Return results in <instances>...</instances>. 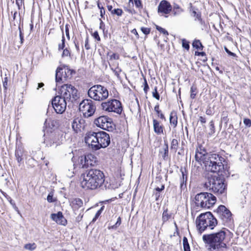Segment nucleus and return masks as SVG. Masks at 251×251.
Masks as SVG:
<instances>
[{
	"label": "nucleus",
	"mask_w": 251,
	"mask_h": 251,
	"mask_svg": "<svg viewBox=\"0 0 251 251\" xmlns=\"http://www.w3.org/2000/svg\"><path fill=\"white\" fill-rule=\"evenodd\" d=\"M228 230L223 228L219 231L202 236V240L209 251H224L227 248L226 236Z\"/></svg>",
	"instance_id": "nucleus-1"
},
{
	"label": "nucleus",
	"mask_w": 251,
	"mask_h": 251,
	"mask_svg": "<svg viewBox=\"0 0 251 251\" xmlns=\"http://www.w3.org/2000/svg\"><path fill=\"white\" fill-rule=\"evenodd\" d=\"M85 141L93 150H98L107 147L110 143V138L109 134L104 131H89L86 135Z\"/></svg>",
	"instance_id": "nucleus-2"
},
{
	"label": "nucleus",
	"mask_w": 251,
	"mask_h": 251,
	"mask_svg": "<svg viewBox=\"0 0 251 251\" xmlns=\"http://www.w3.org/2000/svg\"><path fill=\"white\" fill-rule=\"evenodd\" d=\"M82 187L86 190H94L100 187L104 181V174H82Z\"/></svg>",
	"instance_id": "nucleus-3"
},
{
	"label": "nucleus",
	"mask_w": 251,
	"mask_h": 251,
	"mask_svg": "<svg viewBox=\"0 0 251 251\" xmlns=\"http://www.w3.org/2000/svg\"><path fill=\"white\" fill-rule=\"evenodd\" d=\"M205 159L203 161L205 170L210 173H221L224 169L223 162L225 159L219 154L212 153L206 154Z\"/></svg>",
	"instance_id": "nucleus-4"
},
{
	"label": "nucleus",
	"mask_w": 251,
	"mask_h": 251,
	"mask_svg": "<svg viewBox=\"0 0 251 251\" xmlns=\"http://www.w3.org/2000/svg\"><path fill=\"white\" fill-rule=\"evenodd\" d=\"M197 229L201 233L208 227L211 229L217 225V219L210 212L202 213L196 220Z\"/></svg>",
	"instance_id": "nucleus-5"
},
{
	"label": "nucleus",
	"mask_w": 251,
	"mask_h": 251,
	"mask_svg": "<svg viewBox=\"0 0 251 251\" xmlns=\"http://www.w3.org/2000/svg\"><path fill=\"white\" fill-rule=\"evenodd\" d=\"M225 178L222 174H216L208 178L210 189L216 194L226 193V184L225 183Z\"/></svg>",
	"instance_id": "nucleus-6"
},
{
	"label": "nucleus",
	"mask_w": 251,
	"mask_h": 251,
	"mask_svg": "<svg viewBox=\"0 0 251 251\" xmlns=\"http://www.w3.org/2000/svg\"><path fill=\"white\" fill-rule=\"evenodd\" d=\"M89 97L95 101H102L108 98L109 91L106 87L100 84L94 85L88 91Z\"/></svg>",
	"instance_id": "nucleus-7"
},
{
	"label": "nucleus",
	"mask_w": 251,
	"mask_h": 251,
	"mask_svg": "<svg viewBox=\"0 0 251 251\" xmlns=\"http://www.w3.org/2000/svg\"><path fill=\"white\" fill-rule=\"evenodd\" d=\"M216 202V198L211 193L203 192L197 194L195 197L196 206L209 208Z\"/></svg>",
	"instance_id": "nucleus-8"
},
{
	"label": "nucleus",
	"mask_w": 251,
	"mask_h": 251,
	"mask_svg": "<svg viewBox=\"0 0 251 251\" xmlns=\"http://www.w3.org/2000/svg\"><path fill=\"white\" fill-rule=\"evenodd\" d=\"M60 95L67 102H74L79 97L77 90L71 84L62 85L59 92Z\"/></svg>",
	"instance_id": "nucleus-9"
},
{
	"label": "nucleus",
	"mask_w": 251,
	"mask_h": 251,
	"mask_svg": "<svg viewBox=\"0 0 251 251\" xmlns=\"http://www.w3.org/2000/svg\"><path fill=\"white\" fill-rule=\"evenodd\" d=\"M100 106L103 111L108 112H115L120 114L123 111L121 102L116 99H111L103 102Z\"/></svg>",
	"instance_id": "nucleus-10"
},
{
	"label": "nucleus",
	"mask_w": 251,
	"mask_h": 251,
	"mask_svg": "<svg viewBox=\"0 0 251 251\" xmlns=\"http://www.w3.org/2000/svg\"><path fill=\"white\" fill-rule=\"evenodd\" d=\"M79 109L84 117L89 118L94 114L96 111V106L93 101L86 99L80 103Z\"/></svg>",
	"instance_id": "nucleus-11"
},
{
	"label": "nucleus",
	"mask_w": 251,
	"mask_h": 251,
	"mask_svg": "<svg viewBox=\"0 0 251 251\" xmlns=\"http://www.w3.org/2000/svg\"><path fill=\"white\" fill-rule=\"evenodd\" d=\"M73 71L68 68L67 66L64 65L57 68L55 73V81L56 83H63L67 78L72 76Z\"/></svg>",
	"instance_id": "nucleus-12"
},
{
	"label": "nucleus",
	"mask_w": 251,
	"mask_h": 251,
	"mask_svg": "<svg viewBox=\"0 0 251 251\" xmlns=\"http://www.w3.org/2000/svg\"><path fill=\"white\" fill-rule=\"evenodd\" d=\"M216 212L224 225L228 226L232 223L231 213L225 206L220 205L217 209Z\"/></svg>",
	"instance_id": "nucleus-13"
},
{
	"label": "nucleus",
	"mask_w": 251,
	"mask_h": 251,
	"mask_svg": "<svg viewBox=\"0 0 251 251\" xmlns=\"http://www.w3.org/2000/svg\"><path fill=\"white\" fill-rule=\"evenodd\" d=\"M95 124L98 127L107 131H112L114 129L112 119L106 116H100L94 121Z\"/></svg>",
	"instance_id": "nucleus-14"
},
{
	"label": "nucleus",
	"mask_w": 251,
	"mask_h": 251,
	"mask_svg": "<svg viewBox=\"0 0 251 251\" xmlns=\"http://www.w3.org/2000/svg\"><path fill=\"white\" fill-rule=\"evenodd\" d=\"M67 102L60 95L55 96L51 100L53 109L58 114H62L65 111Z\"/></svg>",
	"instance_id": "nucleus-15"
},
{
	"label": "nucleus",
	"mask_w": 251,
	"mask_h": 251,
	"mask_svg": "<svg viewBox=\"0 0 251 251\" xmlns=\"http://www.w3.org/2000/svg\"><path fill=\"white\" fill-rule=\"evenodd\" d=\"M72 153L73 154L72 160L74 163V166H75V168L78 166L79 168H84L88 167L89 165H92V163L91 162V157L92 156L91 154L88 155L87 156H81L79 157L78 163L77 164L75 163V155L76 153V150H75V151H72Z\"/></svg>",
	"instance_id": "nucleus-16"
},
{
	"label": "nucleus",
	"mask_w": 251,
	"mask_h": 251,
	"mask_svg": "<svg viewBox=\"0 0 251 251\" xmlns=\"http://www.w3.org/2000/svg\"><path fill=\"white\" fill-rule=\"evenodd\" d=\"M72 126L73 129L76 132H78L81 129L84 128L85 126V121L81 118L77 117L74 120Z\"/></svg>",
	"instance_id": "nucleus-17"
},
{
	"label": "nucleus",
	"mask_w": 251,
	"mask_h": 251,
	"mask_svg": "<svg viewBox=\"0 0 251 251\" xmlns=\"http://www.w3.org/2000/svg\"><path fill=\"white\" fill-rule=\"evenodd\" d=\"M172 10V6L167 0H162L158 6V12L163 14H169Z\"/></svg>",
	"instance_id": "nucleus-18"
},
{
	"label": "nucleus",
	"mask_w": 251,
	"mask_h": 251,
	"mask_svg": "<svg viewBox=\"0 0 251 251\" xmlns=\"http://www.w3.org/2000/svg\"><path fill=\"white\" fill-rule=\"evenodd\" d=\"M51 218L60 225H65L67 223L66 220L61 212H58L57 214H52L51 215Z\"/></svg>",
	"instance_id": "nucleus-19"
},
{
	"label": "nucleus",
	"mask_w": 251,
	"mask_h": 251,
	"mask_svg": "<svg viewBox=\"0 0 251 251\" xmlns=\"http://www.w3.org/2000/svg\"><path fill=\"white\" fill-rule=\"evenodd\" d=\"M26 156L25 150L22 147H18L15 151V157L18 163L24 162V159Z\"/></svg>",
	"instance_id": "nucleus-20"
},
{
	"label": "nucleus",
	"mask_w": 251,
	"mask_h": 251,
	"mask_svg": "<svg viewBox=\"0 0 251 251\" xmlns=\"http://www.w3.org/2000/svg\"><path fill=\"white\" fill-rule=\"evenodd\" d=\"M153 130L157 135H160L163 133V126L155 119L153 120Z\"/></svg>",
	"instance_id": "nucleus-21"
},
{
	"label": "nucleus",
	"mask_w": 251,
	"mask_h": 251,
	"mask_svg": "<svg viewBox=\"0 0 251 251\" xmlns=\"http://www.w3.org/2000/svg\"><path fill=\"white\" fill-rule=\"evenodd\" d=\"M198 9L193 6L192 3H190V11L192 12L191 15L195 17V20L199 21L201 23H202V19L201 18V14L200 12H197L196 11Z\"/></svg>",
	"instance_id": "nucleus-22"
},
{
	"label": "nucleus",
	"mask_w": 251,
	"mask_h": 251,
	"mask_svg": "<svg viewBox=\"0 0 251 251\" xmlns=\"http://www.w3.org/2000/svg\"><path fill=\"white\" fill-rule=\"evenodd\" d=\"M170 123L174 128H175L177 125V116L176 112L172 111L170 115Z\"/></svg>",
	"instance_id": "nucleus-23"
},
{
	"label": "nucleus",
	"mask_w": 251,
	"mask_h": 251,
	"mask_svg": "<svg viewBox=\"0 0 251 251\" xmlns=\"http://www.w3.org/2000/svg\"><path fill=\"white\" fill-rule=\"evenodd\" d=\"M83 205L82 201L79 198H75L71 202V205L73 209L76 210L81 207Z\"/></svg>",
	"instance_id": "nucleus-24"
},
{
	"label": "nucleus",
	"mask_w": 251,
	"mask_h": 251,
	"mask_svg": "<svg viewBox=\"0 0 251 251\" xmlns=\"http://www.w3.org/2000/svg\"><path fill=\"white\" fill-rule=\"evenodd\" d=\"M187 180V174H182V177L180 178V188L184 189L186 188V183Z\"/></svg>",
	"instance_id": "nucleus-25"
},
{
	"label": "nucleus",
	"mask_w": 251,
	"mask_h": 251,
	"mask_svg": "<svg viewBox=\"0 0 251 251\" xmlns=\"http://www.w3.org/2000/svg\"><path fill=\"white\" fill-rule=\"evenodd\" d=\"M171 214L168 213L167 209L164 210L162 214L163 223L168 221L171 218Z\"/></svg>",
	"instance_id": "nucleus-26"
},
{
	"label": "nucleus",
	"mask_w": 251,
	"mask_h": 251,
	"mask_svg": "<svg viewBox=\"0 0 251 251\" xmlns=\"http://www.w3.org/2000/svg\"><path fill=\"white\" fill-rule=\"evenodd\" d=\"M206 155L202 154L201 152H196L195 154V159L197 161H200L202 160H205Z\"/></svg>",
	"instance_id": "nucleus-27"
},
{
	"label": "nucleus",
	"mask_w": 251,
	"mask_h": 251,
	"mask_svg": "<svg viewBox=\"0 0 251 251\" xmlns=\"http://www.w3.org/2000/svg\"><path fill=\"white\" fill-rule=\"evenodd\" d=\"M183 246L184 251H190V246L188 242V239L186 237L183 238Z\"/></svg>",
	"instance_id": "nucleus-28"
},
{
	"label": "nucleus",
	"mask_w": 251,
	"mask_h": 251,
	"mask_svg": "<svg viewBox=\"0 0 251 251\" xmlns=\"http://www.w3.org/2000/svg\"><path fill=\"white\" fill-rule=\"evenodd\" d=\"M165 148L164 149L162 156L164 160H167L169 156L168 145L167 143H165Z\"/></svg>",
	"instance_id": "nucleus-29"
},
{
	"label": "nucleus",
	"mask_w": 251,
	"mask_h": 251,
	"mask_svg": "<svg viewBox=\"0 0 251 251\" xmlns=\"http://www.w3.org/2000/svg\"><path fill=\"white\" fill-rule=\"evenodd\" d=\"M178 146V141L177 139H173L171 144V149L176 151Z\"/></svg>",
	"instance_id": "nucleus-30"
},
{
	"label": "nucleus",
	"mask_w": 251,
	"mask_h": 251,
	"mask_svg": "<svg viewBox=\"0 0 251 251\" xmlns=\"http://www.w3.org/2000/svg\"><path fill=\"white\" fill-rule=\"evenodd\" d=\"M36 248V245L35 243L26 244L24 246V248L29 251H33Z\"/></svg>",
	"instance_id": "nucleus-31"
},
{
	"label": "nucleus",
	"mask_w": 251,
	"mask_h": 251,
	"mask_svg": "<svg viewBox=\"0 0 251 251\" xmlns=\"http://www.w3.org/2000/svg\"><path fill=\"white\" fill-rule=\"evenodd\" d=\"M183 11V10L180 8L178 5H176L174 6V9H173V14L174 16H176L177 15L180 14Z\"/></svg>",
	"instance_id": "nucleus-32"
},
{
	"label": "nucleus",
	"mask_w": 251,
	"mask_h": 251,
	"mask_svg": "<svg viewBox=\"0 0 251 251\" xmlns=\"http://www.w3.org/2000/svg\"><path fill=\"white\" fill-rule=\"evenodd\" d=\"M192 46L193 48L198 50L200 49L201 47H203L201 42L199 40H195L192 43Z\"/></svg>",
	"instance_id": "nucleus-33"
},
{
	"label": "nucleus",
	"mask_w": 251,
	"mask_h": 251,
	"mask_svg": "<svg viewBox=\"0 0 251 251\" xmlns=\"http://www.w3.org/2000/svg\"><path fill=\"white\" fill-rule=\"evenodd\" d=\"M154 110L157 113L158 117H159L160 119L166 120L164 115L161 113L160 110L159 109V105H155L154 107Z\"/></svg>",
	"instance_id": "nucleus-34"
},
{
	"label": "nucleus",
	"mask_w": 251,
	"mask_h": 251,
	"mask_svg": "<svg viewBox=\"0 0 251 251\" xmlns=\"http://www.w3.org/2000/svg\"><path fill=\"white\" fill-rule=\"evenodd\" d=\"M104 206H102L100 209H99L97 212L96 213L95 217L92 220V222H95L97 219L99 218V217L100 216L103 210H104Z\"/></svg>",
	"instance_id": "nucleus-35"
},
{
	"label": "nucleus",
	"mask_w": 251,
	"mask_h": 251,
	"mask_svg": "<svg viewBox=\"0 0 251 251\" xmlns=\"http://www.w3.org/2000/svg\"><path fill=\"white\" fill-rule=\"evenodd\" d=\"M123 13V11L122 9H120V8H117V9H113V10L112 11L111 14L116 15L118 16H121L122 15Z\"/></svg>",
	"instance_id": "nucleus-36"
},
{
	"label": "nucleus",
	"mask_w": 251,
	"mask_h": 251,
	"mask_svg": "<svg viewBox=\"0 0 251 251\" xmlns=\"http://www.w3.org/2000/svg\"><path fill=\"white\" fill-rule=\"evenodd\" d=\"M182 47L188 50L190 48L189 42L186 39H183L182 40Z\"/></svg>",
	"instance_id": "nucleus-37"
},
{
	"label": "nucleus",
	"mask_w": 251,
	"mask_h": 251,
	"mask_svg": "<svg viewBox=\"0 0 251 251\" xmlns=\"http://www.w3.org/2000/svg\"><path fill=\"white\" fill-rule=\"evenodd\" d=\"M209 128H210V132H209V134L212 135L215 133V126L213 121H211L209 123Z\"/></svg>",
	"instance_id": "nucleus-38"
},
{
	"label": "nucleus",
	"mask_w": 251,
	"mask_h": 251,
	"mask_svg": "<svg viewBox=\"0 0 251 251\" xmlns=\"http://www.w3.org/2000/svg\"><path fill=\"white\" fill-rule=\"evenodd\" d=\"M3 87L4 88V92L6 93L8 86V78L5 77L2 81Z\"/></svg>",
	"instance_id": "nucleus-39"
},
{
	"label": "nucleus",
	"mask_w": 251,
	"mask_h": 251,
	"mask_svg": "<svg viewBox=\"0 0 251 251\" xmlns=\"http://www.w3.org/2000/svg\"><path fill=\"white\" fill-rule=\"evenodd\" d=\"M70 55H71V52H70V50L66 48L63 50V53L62 54V57L70 56Z\"/></svg>",
	"instance_id": "nucleus-40"
},
{
	"label": "nucleus",
	"mask_w": 251,
	"mask_h": 251,
	"mask_svg": "<svg viewBox=\"0 0 251 251\" xmlns=\"http://www.w3.org/2000/svg\"><path fill=\"white\" fill-rule=\"evenodd\" d=\"M65 37L64 36V34L63 33L62 40H61L62 43L58 45V50H64V48L65 47Z\"/></svg>",
	"instance_id": "nucleus-41"
},
{
	"label": "nucleus",
	"mask_w": 251,
	"mask_h": 251,
	"mask_svg": "<svg viewBox=\"0 0 251 251\" xmlns=\"http://www.w3.org/2000/svg\"><path fill=\"white\" fill-rule=\"evenodd\" d=\"M111 70L113 71L114 74L117 76V77L119 78L120 77V74L122 70L119 67H117L114 69L111 68Z\"/></svg>",
	"instance_id": "nucleus-42"
},
{
	"label": "nucleus",
	"mask_w": 251,
	"mask_h": 251,
	"mask_svg": "<svg viewBox=\"0 0 251 251\" xmlns=\"http://www.w3.org/2000/svg\"><path fill=\"white\" fill-rule=\"evenodd\" d=\"M156 28L160 32L162 33L165 35H168L169 34L168 31L166 29L159 26L156 25Z\"/></svg>",
	"instance_id": "nucleus-43"
},
{
	"label": "nucleus",
	"mask_w": 251,
	"mask_h": 251,
	"mask_svg": "<svg viewBox=\"0 0 251 251\" xmlns=\"http://www.w3.org/2000/svg\"><path fill=\"white\" fill-rule=\"evenodd\" d=\"M135 5L136 7L138 8H142L143 6L142 4V2L141 0H133Z\"/></svg>",
	"instance_id": "nucleus-44"
},
{
	"label": "nucleus",
	"mask_w": 251,
	"mask_h": 251,
	"mask_svg": "<svg viewBox=\"0 0 251 251\" xmlns=\"http://www.w3.org/2000/svg\"><path fill=\"white\" fill-rule=\"evenodd\" d=\"M243 123L246 126L249 127L251 126V120L250 119L245 118L243 120Z\"/></svg>",
	"instance_id": "nucleus-45"
},
{
	"label": "nucleus",
	"mask_w": 251,
	"mask_h": 251,
	"mask_svg": "<svg viewBox=\"0 0 251 251\" xmlns=\"http://www.w3.org/2000/svg\"><path fill=\"white\" fill-rule=\"evenodd\" d=\"M141 30L143 33L146 35L149 34L151 31L150 28L144 27H142Z\"/></svg>",
	"instance_id": "nucleus-46"
},
{
	"label": "nucleus",
	"mask_w": 251,
	"mask_h": 251,
	"mask_svg": "<svg viewBox=\"0 0 251 251\" xmlns=\"http://www.w3.org/2000/svg\"><path fill=\"white\" fill-rule=\"evenodd\" d=\"M144 92L147 94L149 89V86L148 84V83H147V80L145 78H144Z\"/></svg>",
	"instance_id": "nucleus-47"
},
{
	"label": "nucleus",
	"mask_w": 251,
	"mask_h": 251,
	"mask_svg": "<svg viewBox=\"0 0 251 251\" xmlns=\"http://www.w3.org/2000/svg\"><path fill=\"white\" fill-rule=\"evenodd\" d=\"M119 59V54L113 53L110 55V60H118Z\"/></svg>",
	"instance_id": "nucleus-48"
},
{
	"label": "nucleus",
	"mask_w": 251,
	"mask_h": 251,
	"mask_svg": "<svg viewBox=\"0 0 251 251\" xmlns=\"http://www.w3.org/2000/svg\"><path fill=\"white\" fill-rule=\"evenodd\" d=\"M121 218L118 217L117 222L116 223V224L114 225H113L111 226V228H116L118 226H119L121 225Z\"/></svg>",
	"instance_id": "nucleus-49"
},
{
	"label": "nucleus",
	"mask_w": 251,
	"mask_h": 251,
	"mask_svg": "<svg viewBox=\"0 0 251 251\" xmlns=\"http://www.w3.org/2000/svg\"><path fill=\"white\" fill-rule=\"evenodd\" d=\"M152 95H153V97L154 98H155L156 99H157V100H159L160 96H159L158 93L157 92L156 87L155 88L154 92H153Z\"/></svg>",
	"instance_id": "nucleus-50"
},
{
	"label": "nucleus",
	"mask_w": 251,
	"mask_h": 251,
	"mask_svg": "<svg viewBox=\"0 0 251 251\" xmlns=\"http://www.w3.org/2000/svg\"><path fill=\"white\" fill-rule=\"evenodd\" d=\"M69 25L66 24L65 25V33L67 38L70 39V35H69Z\"/></svg>",
	"instance_id": "nucleus-51"
},
{
	"label": "nucleus",
	"mask_w": 251,
	"mask_h": 251,
	"mask_svg": "<svg viewBox=\"0 0 251 251\" xmlns=\"http://www.w3.org/2000/svg\"><path fill=\"white\" fill-rule=\"evenodd\" d=\"M196 89V88H194V87H191V88L190 97L192 99H194L196 96V93H195Z\"/></svg>",
	"instance_id": "nucleus-52"
},
{
	"label": "nucleus",
	"mask_w": 251,
	"mask_h": 251,
	"mask_svg": "<svg viewBox=\"0 0 251 251\" xmlns=\"http://www.w3.org/2000/svg\"><path fill=\"white\" fill-rule=\"evenodd\" d=\"M47 201L49 202H52L55 201L53 198V195L51 193H50L47 197Z\"/></svg>",
	"instance_id": "nucleus-53"
},
{
	"label": "nucleus",
	"mask_w": 251,
	"mask_h": 251,
	"mask_svg": "<svg viewBox=\"0 0 251 251\" xmlns=\"http://www.w3.org/2000/svg\"><path fill=\"white\" fill-rule=\"evenodd\" d=\"M224 49L226 52L227 53L228 55L232 56L233 57L236 56V54L231 52L230 50H228V49L226 47H225Z\"/></svg>",
	"instance_id": "nucleus-54"
},
{
	"label": "nucleus",
	"mask_w": 251,
	"mask_h": 251,
	"mask_svg": "<svg viewBox=\"0 0 251 251\" xmlns=\"http://www.w3.org/2000/svg\"><path fill=\"white\" fill-rule=\"evenodd\" d=\"M153 196L155 197V201H157L159 200V198L160 197V193H159V192H154Z\"/></svg>",
	"instance_id": "nucleus-55"
},
{
	"label": "nucleus",
	"mask_w": 251,
	"mask_h": 251,
	"mask_svg": "<svg viewBox=\"0 0 251 251\" xmlns=\"http://www.w3.org/2000/svg\"><path fill=\"white\" fill-rule=\"evenodd\" d=\"M125 11L131 14H135V11L133 9H130L128 8H125Z\"/></svg>",
	"instance_id": "nucleus-56"
},
{
	"label": "nucleus",
	"mask_w": 251,
	"mask_h": 251,
	"mask_svg": "<svg viewBox=\"0 0 251 251\" xmlns=\"http://www.w3.org/2000/svg\"><path fill=\"white\" fill-rule=\"evenodd\" d=\"M94 38H95L98 41H100V38L99 36V33L97 31H95L93 35Z\"/></svg>",
	"instance_id": "nucleus-57"
},
{
	"label": "nucleus",
	"mask_w": 251,
	"mask_h": 251,
	"mask_svg": "<svg viewBox=\"0 0 251 251\" xmlns=\"http://www.w3.org/2000/svg\"><path fill=\"white\" fill-rule=\"evenodd\" d=\"M19 31H20V37L21 41V43H23V41L24 40V35L22 32L20 25L19 26Z\"/></svg>",
	"instance_id": "nucleus-58"
},
{
	"label": "nucleus",
	"mask_w": 251,
	"mask_h": 251,
	"mask_svg": "<svg viewBox=\"0 0 251 251\" xmlns=\"http://www.w3.org/2000/svg\"><path fill=\"white\" fill-rule=\"evenodd\" d=\"M105 10L104 9V8L103 7V6H101V9L100 10V16L102 18L104 16V15L105 14Z\"/></svg>",
	"instance_id": "nucleus-59"
},
{
	"label": "nucleus",
	"mask_w": 251,
	"mask_h": 251,
	"mask_svg": "<svg viewBox=\"0 0 251 251\" xmlns=\"http://www.w3.org/2000/svg\"><path fill=\"white\" fill-rule=\"evenodd\" d=\"M164 185H162L161 186V188H159V187L156 188H155V191H156V192H159V193H160V192L161 191H162L163 190H164Z\"/></svg>",
	"instance_id": "nucleus-60"
},
{
	"label": "nucleus",
	"mask_w": 251,
	"mask_h": 251,
	"mask_svg": "<svg viewBox=\"0 0 251 251\" xmlns=\"http://www.w3.org/2000/svg\"><path fill=\"white\" fill-rule=\"evenodd\" d=\"M199 120L201 122V123L202 124H204L206 123V119L205 118L202 117V116H201L199 118Z\"/></svg>",
	"instance_id": "nucleus-61"
},
{
	"label": "nucleus",
	"mask_w": 251,
	"mask_h": 251,
	"mask_svg": "<svg viewBox=\"0 0 251 251\" xmlns=\"http://www.w3.org/2000/svg\"><path fill=\"white\" fill-rule=\"evenodd\" d=\"M83 217V215H81L80 214L76 218V221L77 222H79Z\"/></svg>",
	"instance_id": "nucleus-62"
},
{
	"label": "nucleus",
	"mask_w": 251,
	"mask_h": 251,
	"mask_svg": "<svg viewBox=\"0 0 251 251\" xmlns=\"http://www.w3.org/2000/svg\"><path fill=\"white\" fill-rule=\"evenodd\" d=\"M131 32L133 34H135L137 38H139V35H138V32H137V31L136 29H132V31H131Z\"/></svg>",
	"instance_id": "nucleus-63"
},
{
	"label": "nucleus",
	"mask_w": 251,
	"mask_h": 251,
	"mask_svg": "<svg viewBox=\"0 0 251 251\" xmlns=\"http://www.w3.org/2000/svg\"><path fill=\"white\" fill-rule=\"evenodd\" d=\"M195 54H197L198 55L204 56L205 55V53L204 52H196Z\"/></svg>",
	"instance_id": "nucleus-64"
}]
</instances>
